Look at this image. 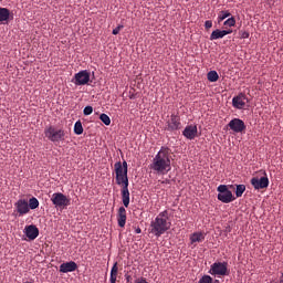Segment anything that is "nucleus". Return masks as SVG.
Here are the masks:
<instances>
[{"instance_id":"nucleus-1","label":"nucleus","mask_w":283,"mask_h":283,"mask_svg":"<svg viewBox=\"0 0 283 283\" xmlns=\"http://www.w3.org/2000/svg\"><path fill=\"white\" fill-rule=\"evenodd\" d=\"M115 174H116V184L122 186V201L125 208H128L130 201V193L128 190L129 181L127 177L128 168L127 163L124 160L123 163L118 161L114 165Z\"/></svg>"},{"instance_id":"nucleus-2","label":"nucleus","mask_w":283,"mask_h":283,"mask_svg":"<svg viewBox=\"0 0 283 283\" xmlns=\"http://www.w3.org/2000/svg\"><path fill=\"white\" fill-rule=\"evenodd\" d=\"M150 168L159 175H166L171 169V160L168 147H161L153 159Z\"/></svg>"},{"instance_id":"nucleus-3","label":"nucleus","mask_w":283,"mask_h":283,"mask_svg":"<svg viewBox=\"0 0 283 283\" xmlns=\"http://www.w3.org/2000/svg\"><path fill=\"white\" fill-rule=\"evenodd\" d=\"M168 211L164 210L161 211L154 221L150 223V232L159 238L161 234H164L167 230H169L171 223L168 222Z\"/></svg>"},{"instance_id":"nucleus-4","label":"nucleus","mask_w":283,"mask_h":283,"mask_svg":"<svg viewBox=\"0 0 283 283\" xmlns=\"http://www.w3.org/2000/svg\"><path fill=\"white\" fill-rule=\"evenodd\" d=\"M45 137L54 145H59L65 139V132L63 129H56L54 126H49L44 129Z\"/></svg>"},{"instance_id":"nucleus-5","label":"nucleus","mask_w":283,"mask_h":283,"mask_svg":"<svg viewBox=\"0 0 283 283\" xmlns=\"http://www.w3.org/2000/svg\"><path fill=\"white\" fill-rule=\"evenodd\" d=\"M209 273H210V275H214V277L216 276L224 277V275H229L228 262H214L211 265Z\"/></svg>"},{"instance_id":"nucleus-6","label":"nucleus","mask_w":283,"mask_h":283,"mask_svg":"<svg viewBox=\"0 0 283 283\" xmlns=\"http://www.w3.org/2000/svg\"><path fill=\"white\" fill-rule=\"evenodd\" d=\"M219 191L218 193V200H220L223 203H230L235 198L233 197V193L231 190H229L228 186L226 185H220L217 189Z\"/></svg>"},{"instance_id":"nucleus-7","label":"nucleus","mask_w":283,"mask_h":283,"mask_svg":"<svg viewBox=\"0 0 283 283\" xmlns=\"http://www.w3.org/2000/svg\"><path fill=\"white\" fill-rule=\"evenodd\" d=\"M182 127L181 119L178 115L171 114V116L166 120L165 130L167 132H176Z\"/></svg>"},{"instance_id":"nucleus-8","label":"nucleus","mask_w":283,"mask_h":283,"mask_svg":"<svg viewBox=\"0 0 283 283\" xmlns=\"http://www.w3.org/2000/svg\"><path fill=\"white\" fill-rule=\"evenodd\" d=\"M51 201L55 208H64L70 205V199H67L66 196L61 192L53 193Z\"/></svg>"},{"instance_id":"nucleus-9","label":"nucleus","mask_w":283,"mask_h":283,"mask_svg":"<svg viewBox=\"0 0 283 283\" xmlns=\"http://www.w3.org/2000/svg\"><path fill=\"white\" fill-rule=\"evenodd\" d=\"M264 175H265L264 177H261V178L254 177L251 179V184L255 190L265 189L269 187L270 180L265 171H264Z\"/></svg>"},{"instance_id":"nucleus-10","label":"nucleus","mask_w":283,"mask_h":283,"mask_svg":"<svg viewBox=\"0 0 283 283\" xmlns=\"http://www.w3.org/2000/svg\"><path fill=\"white\" fill-rule=\"evenodd\" d=\"M76 86L86 85L90 82V72L86 70L81 71L74 75L72 81Z\"/></svg>"},{"instance_id":"nucleus-11","label":"nucleus","mask_w":283,"mask_h":283,"mask_svg":"<svg viewBox=\"0 0 283 283\" xmlns=\"http://www.w3.org/2000/svg\"><path fill=\"white\" fill-rule=\"evenodd\" d=\"M228 127L233 130L234 133H243L247 129L244 122L240 118H233L229 124Z\"/></svg>"},{"instance_id":"nucleus-12","label":"nucleus","mask_w":283,"mask_h":283,"mask_svg":"<svg viewBox=\"0 0 283 283\" xmlns=\"http://www.w3.org/2000/svg\"><path fill=\"white\" fill-rule=\"evenodd\" d=\"M14 206L20 217L30 212V206L25 199H19Z\"/></svg>"},{"instance_id":"nucleus-13","label":"nucleus","mask_w":283,"mask_h":283,"mask_svg":"<svg viewBox=\"0 0 283 283\" xmlns=\"http://www.w3.org/2000/svg\"><path fill=\"white\" fill-rule=\"evenodd\" d=\"M245 101H248L245 94L240 93L238 96L233 97L232 105L237 109H243L245 106Z\"/></svg>"},{"instance_id":"nucleus-14","label":"nucleus","mask_w":283,"mask_h":283,"mask_svg":"<svg viewBox=\"0 0 283 283\" xmlns=\"http://www.w3.org/2000/svg\"><path fill=\"white\" fill-rule=\"evenodd\" d=\"M197 134H198V128L196 125H188L182 132V135L189 140L195 139L197 137Z\"/></svg>"},{"instance_id":"nucleus-15","label":"nucleus","mask_w":283,"mask_h":283,"mask_svg":"<svg viewBox=\"0 0 283 283\" xmlns=\"http://www.w3.org/2000/svg\"><path fill=\"white\" fill-rule=\"evenodd\" d=\"M24 233L30 241H33L39 237V228H36L34 224L27 226L24 228Z\"/></svg>"},{"instance_id":"nucleus-16","label":"nucleus","mask_w":283,"mask_h":283,"mask_svg":"<svg viewBox=\"0 0 283 283\" xmlns=\"http://www.w3.org/2000/svg\"><path fill=\"white\" fill-rule=\"evenodd\" d=\"M76 269L77 264L74 261L65 262L60 265V273H73Z\"/></svg>"},{"instance_id":"nucleus-17","label":"nucleus","mask_w":283,"mask_h":283,"mask_svg":"<svg viewBox=\"0 0 283 283\" xmlns=\"http://www.w3.org/2000/svg\"><path fill=\"white\" fill-rule=\"evenodd\" d=\"M232 32V30H214L210 35V40L214 41L223 39L226 35L231 34Z\"/></svg>"},{"instance_id":"nucleus-18","label":"nucleus","mask_w":283,"mask_h":283,"mask_svg":"<svg viewBox=\"0 0 283 283\" xmlns=\"http://www.w3.org/2000/svg\"><path fill=\"white\" fill-rule=\"evenodd\" d=\"M126 219H127V216H126V209L124 207H120L118 209V213H117V223L120 228H124L125 224H126Z\"/></svg>"},{"instance_id":"nucleus-19","label":"nucleus","mask_w":283,"mask_h":283,"mask_svg":"<svg viewBox=\"0 0 283 283\" xmlns=\"http://www.w3.org/2000/svg\"><path fill=\"white\" fill-rule=\"evenodd\" d=\"M117 273H118V266H117V262H115L112 270H111V276H109V282L111 283H116Z\"/></svg>"},{"instance_id":"nucleus-20","label":"nucleus","mask_w":283,"mask_h":283,"mask_svg":"<svg viewBox=\"0 0 283 283\" xmlns=\"http://www.w3.org/2000/svg\"><path fill=\"white\" fill-rule=\"evenodd\" d=\"M8 20H10V10L0 8V22H6Z\"/></svg>"},{"instance_id":"nucleus-21","label":"nucleus","mask_w":283,"mask_h":283,"mask_svg":"<svg viewBox=\"0 0 283 283\" xmlns=\"http://www.w3.org/2000/svg\"><path fill=\"white\" fill-rule=\"evenodd\" d=\"M205 240V234L202 232H195L190 237L191 243L202 242Z\"/></svg>"},{"instance_id":"nucleus-22","label":"nucleus","mask_w":283,"mask_h":283,"mask_svg":"<svg viewBox=\"0 0 283 283\" xmlns=\"http://www.w3.org/2000/svg\"><path fill=\"white\" fill-rule=\"evenodd\" d=\"M207 77H208V81H210L211 83H214L219 80V75L216 71H210Z\"/></svg>"},{"instance_id":"nucleus-23","label":"nucleus","mask_w":283,"mask_h":283,"mask_svg":"<svg viewBox=\"0 0 283 283\" xmlns=\"http://www.w3.org/2000/svg\"><path fill=\"white\" fill-rule=\"evenodd\" d=\"M29 210L32 209H36L39 208V199H36L35 197H32L30 200H29Z\"/></svg>"},{"instance_id":"nucleus-24","label":"nucleus","mask_w":283,"mask_h":283,"mask_svg":"<svg viewBox=\"0 0 283 283\" xmlns=\"http://www.w3.org/2000/svg\"><path fill=\"white\" fill-rule=\"evenodd\" d=\"M229 17H231V13L229 11H221L218 15V23H221Z\"/></svg>"},{"instance_id":"nucleus-25","label":"nucleus","mask_w":283,"mask_h":283,"mask_svg":"<svg viewBox=\"0 0 283 283\" xmlns=\"http://www.w3.org/2000/svg\"><path fill=\"white\" fill-rule=\"evenodd\" d=\"M83 126H82V123L80 120H77L75 124H74V133L76 135H81L83 134Z\"/></svg>"},{"instance_id":"nucleus-26","label":"nucleus","mask_w":283,"mask_h":283,"mask_svg":"<svg viewBox=\"0 0 283 283\" xmlns=\"http://www.w3.org/2000/svg\"><path fill=\"white\" fill-rule=\"evenodd\" d=\"M247 187L244 185H238L235 189V196L238 198L242 197L243 192L245 191Z\"/></svg>"},{"instance_id":"nucleus-27","label":"nucleus","mask_w":283,"mask_h":283,"mask_svg":"<svg viewBox=\"0 0 283 283\" xmlns=\"http://www.w3.org/2000/svg\"><path fill=\"white\" fill-rule=\"evenodd\" d=\"M237 23L235 19L233 17L229 18L224 23L223 25L226 27V29L229 27V28H232L234 27Z\"/></svg>"},{"instance_id":"nucleus-28","label":"nucleus","mask_w":283,"mask_h":283,"mask_svg":"<svg viewBox=\"0 0 283 283\" xmlns=\"http://www.w3.org/2000/svg\"><path fill=\"white\" fill-rule=\"evenodd\" d=\"M198 283H213V279L210 275H203Z\"/></svg>"},{"instance_id":"nucleus-29","label":"nucleus","mask_w":283,"mask_h":283,"mask_svg":"<svg viewBox=\"0 0 283 283\" xmlns=\"http://www.w3.org/2000/svg\"><path fill=\"white\" fill-rule=\"evenodd\" d=\"M99 119L106 125L108 126L111 124V118L109 116H107L106 114H101Z\"/></svg>"},{"instance_id":"nucleus-30","label":"nucleus","mask_w":283,"mask_h":283,"mask_svg":"<svg viewBox=\"0 0 283 283\" xmlns=\"http://www.w3.org/2000/svg\"><path fill=\"white\" fill-rule=\"evenodd\" d=\"M93 113V107L92 106H86L84 109H83V114L85 116H88Z\"/></svg>"},{"instance_id":"nucleus-31","label":"nucleus","mask_w":283,"mask_h":283,"mask_svg":"<svg viewBox=\"0 0 283 283\" xmlns=\"http://www.w3.org/2000/svg\"><path fill=\"white\" fill-rule=\"evenodd\" d=\"M124 27L123 25H118L116 29L113 30V34L114 35H117L119 33V31L123 29Z\"/></svg>"},{"instance_id":"nucleus-32","label":"nucleus","mask_w":283,"mask_h":283,"mask_svg":"<svg viewBox=\"0 0 283 283\" xmlns=\"http://www.w3.org/2000/svg\"><path fill=\"white\" fill-rule=\"evenodd\" d=\"M205 28H206L207 30L211 29V28H212V21H206Z\"/></svg>"},{"instance_id":"nucleus-33","label":"nucleus","mask_w":283,"mask_h":283,"mask_svg":"<svg viewBox=\"0 0 283 283\" xmlns=\"http://www.w3.org/2000/svg\"><path fill=\"white\" fill-rule=\"evenodd\" d=\"M249 36H250V33H249V32H243V33L241 34V38H242V39H249Z\"/></svg>"},{"instance_id":"nucleus-34","label":"nucleus","mask_w":283,"mask_h":283,"mask_svg":"<svg viewBox=\"0 0 283 283\" xmlns=\"http://www.w3.org/2000/svg\"><path fill=\"white\" fill-rule=\"evenodd\" d=\"M125 280H126V282H130L132 276L129 274H125Z\"/></svg>"},{"instance_id":"nucleus-35","label":"nucleus","mask_w":283,"mask_h":283,"mask_svg":"<svg viewBox=\"0 0 283 283\" xmlns=\"http://www.w3.org/2000/svg\"><path fill=\"white\" fill-rule=\"evenodd\" d=\"M270 6H274L276 0H266Z\"/></svg>"},{"instance_id":"nucleus-36","label":"nucleus","mask_w":283,"mask_h":283,"mask_svg":"<svg viewBox=\"0 0 283 283\" xmlns=\"http://www.w3.org/2000/svg\"><path fill=\"white\" fill-rule=\"evenodd\" d=\"M163 185H169L170 184V180L169 179H165L161 181Z\"/></svg>"},{"instance_id":"nucleus-37","label":"nucleus","mask_w":283,"mask_h":283,"mask_svg":"<svg viewBox=\"0 0 283 283\" xmlns=\"http://www.w3.org/2000/svg\"><path fill=\"white\" fill-rule=\"evenodd\" d=\"M135 232H136L137 234H139V233L142 232V229H140L139 227H137V228L135 229Z\"/></svg>"},{"instance_id":"nucleus-38","label":"nucleus","mask_w":283,"mask_h":283,"mask_svg":"<svg viewBox=\"0 0 283 283\" xmlns=\"http://www.w3.org/2000/svg\"><path fill=\"white\" fill-rule=\"evenodd\" d=\"M227 232H231V227L228 226L227 229H226Z\"/></svg>"},{"instance_id":"nucleus-39","label":"nucleus","mask_w":283,"mask_h":283,"mask_svg":"<svg viewBox=\"0 0 283 283\" xmlns=\"http://www.w3.org/2000/svg\"><path fill=\"white\" fill-rule=\"evenodd\" d=\"M129 98L133 99V98H134V95H132Z\"/></svg>"},{"instance_id":"nucleus-40","label":"nucleus","mask_w":283,"mask_h":283,"mask_svg":"<svg viewBox=\"0 0 283 283\" xmlns=\"http://www.w3.org/2000/svg\"><path fill=\"white\" fill-rule=\"evenodd\" d=\"M281 280H283V272H282V277H281Z\"/></svg>"}]
</instances>
